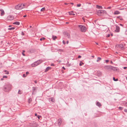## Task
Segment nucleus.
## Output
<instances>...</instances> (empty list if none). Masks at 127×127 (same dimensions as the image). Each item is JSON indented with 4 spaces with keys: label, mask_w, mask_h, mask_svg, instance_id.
I'll return each instance as SVG.
<instances>
[{
    "label": "nucleus",
    "mask_w": 127,
    "mask_h": 127,
    "mask_svg": "<svg viewBox=\"0 0 127 127\" xmlns=\"http://www.w3.org/2000/svg\"><path fill=\"white\" fill-rule=\"evenodd\" d=\"M25 6V4H19L15 6V8L17 10L21 9L23 8H24Z\"/></svg>",
    "instance_id": "obj_1"
},
{
    "label": "nucleus",
    "mask_w": 127,
    "mask_h": 127,
    "mask_svg": "<svg viewBox=\"0 0 127 127\" xmlns=\"http://www.w3.org/2000/svg\"><path fill=\"white\" fill-rule=\"evenodd\" d=\"M78 27H79L80 31L82 32H85L86 31L87 28L84 26L79 25Z\"/></svg>",
    "instance_id": "obj_2"
},
{
    "label": "nucleus",
    "mask_w": 127,
    "mask_h": 127,
    "mask_svg": "<svg viewBox=\"0 0 127 127\" xmlns=\"http://www.w3.org/2000/svg\"><path fill=\"white\" fill-rule=\"evenodd\" d=\"M11 86L10 85H8L5 86L3 90L5 92H8L10 91L11 89Z\"/></svg>",
    "instance_id": "obj_3"
},
{
    "label": "nucleus",
    "mask_w": 127,
    "mask_h": 127,
    "mask_svg": "<svg viewBox=\"0 0 127 127\" xmlns=\"http://www.w3.org/2000/svg\"><path fill=\"white\" fill-rule=\"evenodd\" d=\"M14 19V17L13 15H9L7 17V20L11 21L13 20Z\"/></svg>",
    "instance_id": "obj_4"
},
{
    "label": "nucleus",
    "mask_w": 127,
    "mask_h": 127,
    "mask_svg": "<svg viewBox=\"0 0 127 127\" xmlns=\"http://www.w3.org/2000/svg\"><path fill=\"white\" fill-rule=\"evenodd\" d=\"M116 29L115 30V32H118L120 31V28L119 26L117 25H115Z\"/></svg>",
    "instance_id": "obj_5"
},
{
    "label": "nucleus",
    "mask_w": 127,
    "mask_h": 127,
    "mask_svg": "<svg viewBox=\"0 0 127 127\" xmlns=\"http://www.w3.org/2000/svg\"><path fill=\"white\" fill-rule=\"evenodd\" d=\"M103 10H99L97 11V15L99 16H100L102 14Z\"/></svg>",
    "instance_id": "obj_6"
},
{
    "label": "nucleus",
    "mask_w": 127,
    "mask_h": 127,
    "mask_svg": "<svg viewBox=\"0 0 127 127\" xmlns=\"http://www.w3.org/2000/svg\"><path fill=\"white\" fill-rule=\"evenodd\" d=\"M112 66L111 65H106L104 66V68L108 70L111 69Z\"/></svg>",
    "instance_id": "obj_7"
},
{
    "label": "nucleus",
    "mask_w": 127,
    "mask_h": 127,
    "mask_svg": "<svg viewBox=\"0 0 127 127\" xmlns=\"http://www.w3.org/2000/svg\"><path fill=\"white\" fill-rule=\"evenodd\" d=\"M35 51V49H30L28 51V52L30 53H32L34 52Z\"/></svg>",
    "instance_id": "obj_8"
},
{
    "label": "nucleus",
    "mask_w": 127,
    "mask_h": 127,
    "mask_svg": "<svg viewBox=\"0 0 127 127\" xmlns=\"http://www.w3.org/2000/svg\"><path fill=\"white\" fill-rule=\"evenodd\" d=\"M0 11L1 12V16H2L4 14V11L2 9H0Z\"/></svg>",
    "instance_id": "obj_9"
},
{
    "label": "nucleus",
    "mask_w": 127,
    "mask_h": 127,
    "mask_svg": "<svg viewBox=\"0 0 127 127\" xmlns=\"http://www.w3.org/2000/svg\"><path fill=\"white\" fill-rule=\"evenodd\" d=\"M64 36H67L68 38L70 37V35L66 32H64Z\"/></svg>",
    "instance_id": "obj_10"
},
{
    "label": "nucleus",
    "mask_w": 127,
    "mask_h": 127,
    "mask_svg": "<svg viewBox=\"0 0 127 127\" xmlns=\"http://www.w3.org/2000/svg\"><path fill=\"white\" fill-rule=\"evenodd\" d=\"M42 60H38L37 61L35 62V63H37L38 64V65L40 64L41 63H42Z\"/></svg>",
    "instance_id": "obj_11"
},
{
    "label": "nucleus",
    "mask_w": 127,
    "mask_h": 127,
    "mask_svg": "<svg viewBox=\"0 0 127 127\" xmlns=\"http://www.w3.org/2000/svg\"><path fill=\"white\" fill-rule=\"evenodd\" d=\"M38 65V64L37 63H35V62H34V63L32 64L31 65L32 67H34L37 66Z\"/></svg>",
    "instance_id": "obj_12"
},
{
    "label": "nucleus",
    "mask_w": 127,
    "mask_h": 127,
    "mask_svg": "<svg viewBox=\"0 0 127 127\" xmlns=\"http://www.w3.org/2000/svg\"><path fill=\"white\" fill-rule=\"evenodd\" d=\"M111 69L114 71H116L117 70V67L112 66Z\"/></svg>",
    "instance_id": "obj_13"
},
{
    "label": "nucleus",
    "mask_w": 127,
    "mask_h": 127,
    "mask_svg": "<svg viewBox=\"0 0 127 127\" xmlns=\"http://www.w3.org/2000/svg\"><path fill=\"white\" fill-rule=\"evenodd\" d=\"M49 101H50L52 102H54L55 100L52 97L50 98H49Z\"/></svg>",
    "instance_id": "obj_14"
},
{
    "label": "nucleus",
    "mask_w": 127,
    "mask_h": 127,
    "mask_svg": "<svg viewBox=\"0 0 127 127\" xmlns=\"http://www.w3.org/2000/svg\"><path fill=\"white\" fill-rule=\"evenodd\" d=\"M13 24H16L17 25H19L20 23L19 22L16 21L13 23Z\"/></svg>",
    "instance_id": "obj_15"
},
{
    "label": "nucleus",
    "mask_w": 127,
    "mask_h": 127,
    "mask_svg": "<svg viewBox=\"0 0 127 127\" xmlns=\"http://www.w3.org/2000/svg\"><path fill=\"white\" fill-rule=\"evenodd\" d=\"M51 67H48L46 68L45 70V72H46L49 69L51 68Z\"/></svg>",
    "instance_id": "obj_16"
},
{
    "label": "nucleus",
    "mask_w": 127,
    "mask_h": 127,
    "mask_svg": "<svg viewBox=\"0 0 127 127\" xmlns=\"http://www.w3.org/2000/svg\"><path fill=\"white\" fill-rule=\"evenodd\" d=\"M61 120L60 119H59L58 120V124L59 126H60L61 123Z\"/></svg>",
    "instance_id": "obj_17"
},
{
    "label": "nucleus",
    "mask_w": 127,
    "mask_h": 127,
    "mask_svg": "<svg viewBox=\"0 0 127 127\" xmlns=\"http://www.w3.org/2000/svg\"><path fill=\"white\" fill-rule=\"evenodd\" d=\"M96 105L99 107H100L101 106L100 103L98 102L96 103Z\"/></svg>",
    "instance_id": "obj_18"
},
{
    "label": "nucleus",
    "mask_w": 127,
    "mask_h": 127,
    "mask_svg": "<svg viewBox=\"0 0 127 127\" xmlns=\"http://www.w3.org/2000/svg\"><path fill=\"white\" fill-rule=\"evenodd\" d=\"M118 46L119 48H123V45L122 44H120L118 45Z\"/></svg>",
    "instance_id": "obj_19"
},
{
    "label": "nucleus",
    "mask_w": 127,
    "mask_h": 127,
    "mask_svg": "<svg viewBox=\"0 0 127 127\" xmlns=\"http://www.w3.org/2000/svg\"><path fill=\"white\" fill-rule=\"evenodd\" d=\"M120 13L119 12V11H116L115 12L114 14L115 15H117L119 14Z\"/></svg>",
    "instance_id": "obj_20"
},
{
    "label": "nucleus",
    "mask_w": 127,
    "mask_h": 127,
    "mask_svg": "<svg viewBox=\"0 0 127 127\" xmlns=\"http://www.w3.org/2000/svg\"><path fill=\"white\" fill-rule=\"evenodd\" d=\"M73 12L71 11L70 12H69V14L70 15H75V14H74L73 13Z\"/></svg>",
    "instance_id": "obj_21"
},
{
    "label": "nucleus",
    "mask_w": 127,
    "mask_h": 127,
    "mask_svg": "<svg viewBox=\"0 0 127 127\" xmlns=\"http://www.w3.org/2000/svg\"><path fill=\"white\" fill-rule=\"evenodd\" d=\"M96 7L98 9H102V7L101 6L97 5Z\"/></svg>",
    "instance_id": "obj_22"
},
{
    "label": "nucleus",
    "mask_w": 127,
    "mask_h": 127,
    "mask_svg": "<svg viewBox=\"0 0 127 127\" xmlns=\"http://www.w3.org/2000/svg\"><path fill=\"white\" fill-rule=\"evenodd\" d=\"M101 59V58H100L98 57L97 58V59L96 60V62H98L99 61H100Z\"/></svg>",
    "instance_id": "obj_23"
},
{
    "label": "nucleus",
    "mask_w": 127,
    "mask_h": 127,
    "mask_svg": "<svg viewBox=\"0 0 127 127\" xmlns=\"http://www.w3.org/2000/svg\"><path fill=\"white\" fill-rule=\"evenodd\" d=\"M52 38L53 40H54L57 38V37L56 36H52Z\"/></svg>",
    "instance_id": "obj_24"
},
{
    "label": "nucleus",
    "mask_w": 127,
    "mask_h": 127,
    "mask_svg": "<svg viewBox=\"0 0 127 127\" xmlns=\"http://www.w3.org/2000/svg\"><path fill=\"white\" fill-rule=\"evenodd\" d=\"M45 10V8L44 7L43 8H42L41 9V11H44Z\"/></svg>",
    "instance_id": "obj_25"
},
{
    "label": "nucleus",
    "mask_w": 127,
    "mask_h": 127,
    "mask_svg": "<svg viewBox=\"0 0 127 127\" xmlns=\"http://www.w3.org/2000/svg\"><path fill=\"white\" fill-rule=\"evenodd\" d=\"M36 89L35 87H34L33 88L32 91L33 92H35Z\"/></svg>",
    "instance_id": "obj_26"
},
{
    "label": "nucleus",
    "mask_w": 127,
    "mask_h": 127,
    "mask_svg": "<svg viewBox=\"0 0 127 127\" xmlns=\"http://www.w3.org/2000/svg\"><path fill=\"white\" fill-rule=\"evenodd\" d=\"M15 29L14 27H12L10 28H9L8 29V30H14Z\"/></svg>",
    "instance_id": "obj_27"
},
{
    "label": "nucleus",
    "mask_w": 127,
    "mask_h": 127,
    "mask_svg": "<svg viewBox=\"0 0 127 127\" xmlns=\"http://www.w3.org/2000/svg\"><path fill=\"white\" fill-rule=\"evenodd\" d=\"M18 93L19 94H21L22 93V91H20V90H19L18 92Z\"/></svg>",
    "instance_id": "obj_28"
},
{
    "label": "nucleus",
    "mask_w": 127,
    "mask_h": 127,
    "mask_svg": "<svg viewBox=\"0 0 127 127\" xmlns=\"http://www.w3.org/2000/svg\"><path fill=\"white\" fill-rule=\"evenodd\" d=\"M84 64V63L82 62L81 61H80V63H79V65L80 66H81L82 65V64Z\"/></svg>",
    "instance_id": "obj_29"
},
{
    "label": "nucleus",
    "mask_w": 127,
    "mask_h": 127,
    "mask_svg": "<svg viewBox=\"0 0 127 127\" xmlns=\"http://www.w3.org/2000/svg\"><path fill=\"white\" fill-rule=\"evenodd\" d=\"M45 38H44V37H42V38H41L40 39V41H42L43 40H44V39H45Z\"/></svg>",
    "instance_id": "obj_30"
},
{
    "label": "nucleus",
    "mask_w": 127,
    "mask_h": 127,
    "mask_svg": "<svg viewBox=\"0 0 127 127\" xmlns=\"http://www.w3.org/2000/svg\"><path fill=\"white\" fill-rule=\"evenodd\" d=\"M113 80L115 81H117L118 80L117 79H115L114 77L113 78Z\"/></svg>",
    "instance_id": "obj_31"
},
{
    "label": "nucleus",
    "mask_w": 127,
    "mask_h": 127,
    "mask_svg": "<svg viewBox=\"0 0 127 127\" xmlns=\"http://www.w3.org/2000/svg\"><path fill=\"white\" fill-rule=\"evenodd\" d=\"M4 71L5 72H6L5 73V74H9V72L8 71H6V70Z\"/></svg>",
    "instance_id": "obj_32"
},
{
    "label": "nucleus",
    "mask_w": 127,
    "mask_h": 127,
    "mask_svg": "<svg viewBox=\"0 0 127 127\" xmlns=\"http://www.w3.org/2000/svg\"><path fill=\"white\" fill-rule=\"evenodd\" d=\"M32 99L31 98H30L29 99V103H30L32 101Z\"/></svg>",
    "instance_id": "obj_33"
},
{
    "label": "nucleus",
    "mask_w": 127,
    "mask_h": 127,
    "mask_svg": "<svg viewBox=\"0 0 127 127\" xmlns=\"http://www.w3.org/2000/svg\"><path fill=\"white\" fill-rule=\"evenodd\" d=\"M81 5V4H77V7H80Z\"/></svg>",
    "instance_id": "obj_34"
},
{
    "label": "nucleus",
    "mask_w": 127,
    "mask_h": 127,
    "mask_svg": "<svg viewBox=\"0 0 127 127\" xmlns=\"http://www.w3.org/2000/svg\"><path fill=\"white\" fill-rule=\"evenodd\" d=\"M103 12H102V14H104V13H106V12L105 10H103Z\"/></svg>",
    "instance_id": "obj_35"
},
{
    "label": "nucleus",
    "mask_w": 127,
    "mask_h": 127,
    "mask_svg": "<svg viewBox=\"0 0 127 127\" xmlns=\"http://www.w3.org/2000/svg\"><path fill=\"white\" fill-rule=\"evenodd\" d=\"M7 77L6 76L4 75L3 76V78H7Z\"/></svg>",
    "instance_id": "obj_36"
},
{
    "label": "nucleus",
    "mask_w": 127,
    "mask_h": 127,
    "mask_svg": "<svg viewBox=\"0 0 127 127\" xmlns=\"http://www.w3.org/2000/svg\"><path fill=\"white\" fill-rule=\"evenodd\" d=\"M37 117L38 119H40V118L41 117V116H40L38 115L37 116Z\"/></svg>",
    "instance_id": "obj_37"
},
{
    "label": "nucleus",
    "mask_w": 127,
    "mask_h": 127,
    "mask_svg": "<svg viewBox=\"0 0 127 127\" xmlns=\"http://www.w3.org/2000/svg\"><path fill=\"white\" fill-rule=\"evenodd\" d=\"M21 34L22 35H24V33L23 32H21Z\"/></svg>",
    "instance_id": "obj_38"
},
{
    "label": "nucleus",
    "mask_w": 127,
    "mask_h": 127,
    "mask_svg": "<svg viewBox=\"0 0 127 127\" xmlns=\"http://www.w3.org/2000/svg\"><path fill=\"white\" fill-rule=\"evenodd\" d=\"M27 76L26 75H25V74H23V77H26V76Z\"/></svg>",
    "instance_id": "obj_39"
},
{
    "label": "nucleus",
    "mask_w": 127,
    "mask_h": 127,
    "mask_svg": "<svg viewBox=\"0 0 127 127\" xmlns=\"http://www.w3.org/2000/svg\"><path fill=\"white\" fill-rule=\"evenodd\" d=\"M119 109H120V110H122L123 109V107H119Z\"/></svg>",
    "instance_id": "obj_40"
},
{
    "label": "nucleus",
    "mask_w": 127,
    "mask_h": 127,
    "mask_svg": "<svg viewBox=\"0 0 127 127\" xmlns=\"http://www.w3.org/2000/svg\"><path fill=\"white\" fill-rule=\"evenodd\" d=\"M29 73L28 72H27L26 73V75H27L28 74H29Z\"/></svg>",
    "instance_id": "obj_41"
},
{
    "label": "nucleus",
    "mask_w": 127,
    "mask_h": 127,
    "mask_svg": "<svg viewBox=\"0 0 127 127\" xmlns=\"http://www.w3.org/2000/svg\"><path fill=\"white\" fill-rule=\"evenodd\" d=\"M110 36V34H108L106 36L107 37H109Z\"/></svg>",
    "instance_id": "obj_42"
},
{
    "label": "nucleus",
    "mask_w": 127,
    "mask_h": 127,
    "mask_svg": "<svg viewBox=\"0 0 127 127\" xmlns=\"http://www.w3.org/2000/svg\"><path fill=\"white\" fill-rule=\"evenodd\" d=\"M125 112H127V109H125L124 110Z\"/></svg>",
    "instance_id": "obj_43"
},
{
    "label": "nucleus",
    "mask_w": 127,
    "mask_h": 127,
    "mask_svg": "<svg viewBox=\"0 0 127 127\" xmlns=\"http://www.w3.org/2000/svg\"><path fill=\"white\" fill-rule=\"evenodd\" d=\"M81 57V56H80V55H79L78 56V58H80Z\"/></svg>",
    "instance_id": "obj_44"
},
{
    "label": "nucleus",
    "mask_w": 127,
    "mask_h": 127,
    "mask_svg": "<svg viewBox=\"0 0 127 127\" xmlns=\"http://www.w3.org/2000/svg\"><path fill=\"white\" fill-rule=\"evenodd\" d=\"M105 62H106V63H107L108 62H109V60H105Z\"/></svg>",
    "instance_id": "obj_45"
},
{
    "label": "nucleus",
    "mask_w": 127,
    "mask_h": 127,
    "mask_svg": "<svg viewBox=\"0 0 127 127\" xmlns=\"http://www.w3.org/2000/svg\"><path fill=\"white\" fill-rule=\"evenodd\" d=\"M119 25H120L121 26H122V27L123 26V25H122V24H119Z\"/></svg>",
    "instance_id": "obj_46"
},
{
    "label": "nucleus",
    "mask_w": 127,
    "mask_h": 127,
    "mask_svg": "<svg viewBox=\"0 0 127 127\" xmlns=\"http://www.w3.org/2000/svg\"><path fill=\"white\" fill-rule=\"evenodd\" d=\"M111 8V7L110 6V7H108L107 8V9H110Z\"/></svg>",
    "instance_id": "obj_47"
},
{
    "label": "nucleus",
    "mask_w": 127,
    "mask_h": 127,
    "mask_svg": "<svg viewBox=\"0 0 127 127\" xmlns=\"http://www.w3.org/2000/svg\"><path fill=\"white\" fill-rule=\"evenodd\" d=\"M123 68L124 69H126V68H127V67H123Z\"/></svg>",
    "instance_id": "obj_48"
},
{
    "label": "nucleus",
    "mask_w": 127,
    "mask_h": 127,
    "mask_svg": "<svg viewBox=\"0 0 127 127\" xmlns=\"http://www.w3.org/2000/svg\"><path fill=\"white\" fill-rule=\"evenodd\" d=\"M120 20L121 21H122L123 20V19L122 18H120Z\"/></svg>",
    "instance_id": "obj_49"
},
{
    "label": "nucleus",
    "mask_w": 127,
    "mask_h": 127,
    "mask_svg": "<svg viewBox=\"0 0 127 127\" xmlns=\"http://www.w3.org/2000/svg\"><path fill=\"white\" fill-rule=\"evenodd\" d=\"M27 16V15H25L24 16H23V17H26Z\"/></svg>",
    "instance_id": "obj_50"
},
{
    "label": "nucleus",
    "mask_w": 127,
    "mask_h": 127,
    "mask_svg": "<svg viewBox=\"0 0 127 127\" xmlns=\"http://www.w3.org/2000/svg\"><path fill=\"white\" fill-rule=\"evenodd\" d=\"M1 81H2L3 80V78H1Z\"/></svg>",
    "instance_id": "obj_51"
},
{
    "label": "nucleus",
    "mask_w": 127,
    "mask_h": 127,
    "mask_svg": "<svg viewBox=\"0 0 127 127\" xmlns=\"http://www.w3.org/2000/svg\"><path fill=\"white\" fill-rule=\"evenodd\" d=\"M22 55H23V56H25V54H24L23 53H22Z\"/></svg>",
    "instance_id": "obj_52"
},
{
    "label": "nucleus",
    "mask_w": 127,
    "mask_h": 127,
    "mask_svg": "<svg viewBox=\"0 0 127 127\" xmlns=\"http://www.w3.org/2000/svg\"><path fill=\"white\" fill-rule=\"evenodd\" d=\"M68 43V41H67L66 42V44H67Z\"/></svg>",
    "instance_id": "obj_53"
},
{
    "label": "nucleus",
    "mask_w": 127,
    "mask_h": 127,
    "mask_svg": "<svg viewBox=\"0 0 127 127\" xmlns=\"http://www.w3.org/2000/svg\"><path fill=\"white\" fill-rule=\"evenodd\" d=\"M35 116H37V114L36 113H35Z\"/></svg>",
    "instance_id": "obj_54"
},
{
    "label": "nucleus",
    "mask_w": 127,
    "mask_h": 127,
    "mask_svg": "<svg viewBox=\"0 0 127 127\" xmlns=\"http://www.w3.org/2000/svg\"><path fill=\"white\" fill-rule=\"evenodd\" d=\"M117 17L120 19V16H119L118 17Z\"/></svg>",
    "instance_id": "obj_55"
},
{
    "label": "nucleus",
    "mask_w": 127,
    "mask_h": 127,
    "mask_svg": "<svg viewBox=\"0 0 127 127\" xmlns=\"http://www.w3.org/2000/svg\"><path fill=\"white\" fill-rule=\"evenodd\" d=\"M64 4H65V5H67V4H68L66 3H64Z\"/></svg>",
    "instance_id": "obj_56"
},
{
    "label": "nucleus",
    "mask_w": 127,
    "mask_h": 127,
    "mask_svg": "<svg viewBox=\"0 0 127 127\" xmlns=\"http://www.w3.org/2000/svg\"><path fill=\"white\" fill-rule=\"evenodd\" d=\"M54 65L53 64H51V65L52 66H54Z\"/></svg>",
    "instance_id": "obj_57"
},
{
    "label": "nucleus",
    "mask_w": 127,
    "mask_h": 127,
    "mask_svg": "<svg viewBox=\"0 0 127 127\" xmlns=\"http://www.w3.org/2000/svg\"><path fill=\"white\" fill-rule=\"evenodd\" d=\"M68 23H69L68 22H66L65 23L66 24H68Z\"/></svg>",
    "instance_id": "obj_58"
},
{
    "label": "nucleus",
    "mask_w": 127,
    "mask_h": 127,
    "mask_svg": "<svg viewBox=\"0 0 127 127\" xmlns=\"http://www.w3.org/2000/svg\"><path fill=\"white\" fill-rule=\"evenodd\" d=\"M111 64H112V63H113V62H112V61H111Z\"/></svg>",
    "instance_id": "obj_59"
},
{
    "label": "nucleus",
    "mask_w": 127,
    "mask_h": 127,
    "mask_svg": "<svg viewBox=\"0 0 127 127\" xmlns=\"http://www.w3.org/2000/svg\"><path fill=\"white\" fill-rule=\"evenodd\" d=\"M64 45L65 44V42H64Z\"/></svg>",
    "instance_id": "obj_60"
},
{
    "label": "nucleus",
    "mask_w": 127,
    "mask_h": 127,
    "mask_svg": "<svg viewBox=\"0 0 127 127\" xmlns=\"http://www.w3.org/2000/svg\"><path fill=\"white\" fill-rule=\"evenodd\" d=\"M62 73H64V71H63V70H62Z\"/></svg>",
    "instance_id": "obj_61"
},
{
    "label": "nucleus",
    "mask_w": 127,
    "mask_h": 127,
    "mask_svg": "<svg viewBox=\"0 0 127 127\" xmlns=\"http://www.w3.org/2000/svg\"><path fill=\"white\" fill-rule=\"evenodd\" d=\"M32 26H30V28H32Z\"/></svg>",
    "instance_id": "obj_62"
},
{
    "label": "nucleus",
    "mask_w": 127,
    "mask_h": 127,
    "mask_svg": "<svg viewBox=\"0 0 127 127\" xmlns=\"http://www.w3.org/2000/svg\"><path fill=\"white\" fill-rule=\"evenodd\" d=\"M96 44L97 45H98V44L97 43H96Z\"/></svg>",
    "instance_id": "obj_63"
},
{
    "label": "nucleus",
    "mask_w": 127,
    "mask_h": 127,
    "mask_svg": "<svg viewBox=\"0 0 127 127\" xmlns=\"http://www.w3.org/2000/svg\"><path fill=\"white\" fill-rule=\"evenodd\" d=\"M71 4H73V3H71Z\"/></svg>",
    "instance_id": "obj_64"
}]
</instances>
